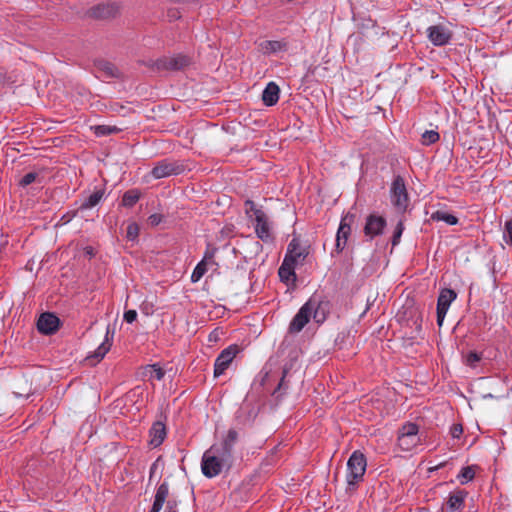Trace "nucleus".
I'll use <instances>...</instances> for the list:
<instances>
[{
	"label": "nucleus",
	"mask_w": 512,
	"mask_h": 512,
	"mask_svg": "<svg viewBox=\"0 0 512 512\" xmlns=\"http://www.w3.org/2000/svg\"><path fill=\"white\" fill-rule=\"evenodd\" d=\"M245 212L251 216L253 213L255 217V233L259 239L264 242L272 240L271 223L267 214L260 208H257L252 200L245 201Z\"/></svg>",
	"instance_id": "obj_1"
},
{
	"label": "nucleus",
	"mask_w": 512,
	"mask_h": 512,
	"mask_svg": "<svg viewBox=\"0 0 512 512\" xmlns=\"http://www.w3.org/2000/svg\"><path fill=\"white\" fill-rule=\"evenodd\" d=\"M238 440V433L235 429H229L224 439L219 444H213L209 450L222 464L229 469L233 463V448Z\"/></svg>",
	"instance_id": "obj_2"
},
{
	"label": "nucleus",
	"mask_w": 512,
	"mask_h": 512,
	"mask_svg": "<svg viewBox=\"0 0 512 512\" xmlns=\"http://www.w3.org/2000/svg\"><path fill=\"white\" fill-rule=\"evenodd\" d=\"M389 197L391 204L398 212L404 213L407 210L410 204V197L406 188L405 180L400 175L393 178L390 186Z\"/></svg>",
	"instance_id": "obj_3"
},
{
	"label": "nucleus",
	"mask_w": 512,
	"mask_h": 512,
	"mask_svg": "<svg viewBox=\"0 0 512 512\" xmlns=\"http://www.w3.org/2000/svg\"><path fill=\"white\" fill-rule=\"evenodd\" d=\"M367 467L366 458L360 451H354L347 462L346 480L348 485H355L363 479Z\"/></svg>",
	"instance_id": "obj_4"
},
{
	"label": "nucleus",
	"mask_w": 512,
	"mask_h": 512,
	"mask_svg": "<svg viewBox=\"0 0 512 512\" xmlns=\"http://www.w3.org/2000/svg\"><path fill=\"white\" fill-rule=\"evenodd\" d=\"M419 427L417 424L405 423L399 430L398 446L403 451H411L420 444Z\"/></svg>",
	"instance_id": "obj_5"
},
{
	"label": "nucleus",
	"mask_w": 512,
	"mask_h": 512,
	"mask_svg": "<svg viewBox=\"0 0 512 512\" xmlns=\"http://www.w3.org/2000/svg\"><path fill=\"white\" fill-rule=\"evenodd\" d=\"M184 170V166L178 161L163 159L155 164L151 170L154 179H161L172 175H178Z\"/></svg>",
	"instance_id": "obj_6"
},
{
	"label": "nucleus",
	"mask_w": 512,
	"mask_h": 512,
	"mask_svg": "<svg viewBox=\"0 0 512 512\" xmlns=\"http://www.w3.org/2000/svg\"><path fill=\"white\" fill-rule=\"evenodd\" d=\"M428 40L434 46H445L447 45L453 36V32L443 24H437L429 26L426 30Z\"/></svg>",
	"instance_id": "obj_7"
},
{
	"label": "nucleus",
	"mask_w": 512,
	"mask_h": 512,
	"mask_svg": "<svg viewBox=\"0 0 512 512\" xmlns=\"http://www.w3.org/2000/svg\"><path fill=\"white\" fill-rule=\"evenodd\" d=\"M225 468L227 469V465L222 464L215 455L210 453L209 449L204 452L201 461V470L204 476L207 478L216 477Z\"/></svg>",
	"instance_id": "obj_8"
},
{
	"label": "nucleus",
	"mask_w": 512,
	"mask_h": 512,
	"mask_svg": "<svg viewBox=\"0 0 512 512\" xmlns=\"http://www.w3.org/2000/svg\"><path fill=\"white\" fill-rule=\"evenodd\" d=\"M308 250L300 244L298 238H293L288 244L287 251L283 260L295 266L303 264L305 261Z\"/></svg>",
	"instance_id": "obj_9"
},
{
	"label": "nucleus",
	"mask_w": 512,
	"mask_h": 512,
	"mask_svg": "<svg viewBox=\"0 0 512 512\" xmlns=\"http://www.w3.org/2000/svg\"><path fill=\"white\" fill-rule=\"evenodd\" d=\"M457 298V293L452 289H442L437 300V324L442 326L451 303Z\"/></svg>",
	"instance_id": "obj_10"
},
{
	"label": "nucleus",
	"mask_w": 512,
	"mask_h": 512,
	"mask_svg": "<svg viewBox=\"0 0 512 512\" xmlns=\"http://www.w3.org/2000/svg\"><path fill=\"white\" fill-rule=\"evenodd\" d=\"M238 353L236 345L225 348L216 358L214 363V376L219 377L225 373Z\"/></svg>",
	"instance_id": "obj_11"
},
{
	"label": "nucleus",
	"mask_w": 512,
	"mask_h": 512,
	"mask_svg": "<svg viewBox=\"0 0 512 512\" xmlns=\"http://www.w3.org/2000/svg\"><path fill=\"white\" fill-rule=\"evenodd\" d=\"M59 325V318L50 312L42 313L37 321V329L44 335L54 334L59 329Z\"/></svg>",
	"instance_id": "obj_12"
},
{
	"label": "nucleus",
	"mask_w": 512,
	"mask_h": 512,
	"mask_svg": "<svg viewBox=\"0 0 512 512\" xmlns=\"http://www.w3.org/2000/svg\"><path fill=\"white\" fill-rule=\"evenodd\" d=\"M306 303H311V306L308 308L311 318L318 324L323 323L327 317L328 303L320 301L316 297H311Z\"/></svg>",
	"instance_id": "obj_13"
},
{
	"label": "nucleus",
	"mask_w": 512,
	"mask_h": 512,
	"mask_svg": "<svg viewBox=\"0 0 512 512\" xmlns=\"http://www.w3.org/2000/svg\"><path fill=\"white\" fill-rule=\"evenodd\" d=\"M311 306V303H305L297 312V314L293 317L289 324V332L290 333H299L305 325L311 319V315L308 312V308Z\"/></svg>",
	"instance_id": "obj_14"
},
{
	"label": "nucleus",
	"mask_w": 512,
	"mask_h": 512,
	"mask_svg": "<svg viewBox=\"0 0 512 512\" xmlns=\"http://www.w3.org/2000/svg\"><path fill=\"white\" fill-rule=\"evenodd\" d=\"M386 226V220L382 216L369 215L366 219L364 233L371 239L382 234Z\"/></svg>",
	"instance_id": "obj_15"
},
{
	"label": "nucleus",
	"mask_w": 512,
	"mask_h": 512,
	"mask_svg": "<svg viewBox=\"0 0 512 512\" xmlns=\"http://www.w3.org/2000/svg\"><path fill=\"white\" fill-rule=\"evenodd\" d=\"M353 220V216H345L341 219L337 235H336V249L342 251L346 245L348 236L351 232L350 222Z\"/></svg>",
	"instance_id": "obj_16"
},
{
	"label": "nucleus",
	"mask_w": 512,
	"mask_h": 512,
	"mask_svg": "<svg viewBox=\"0 0 512 512\" xmlns=\"http://www.w3.org/2000/svg\"><path fill=\"white\" fill-rule=\"evenodd\" d=\"M468 493L465 490L457 489L448 495L446 507L449 512H459L463 509Z\"/></svg>",
	"instance_id": "obj_17"
},
{
	"label": "nucleus",
	"mask_w": 512,
	"mask_h": 512,
	"mask_svg": "<svg viewBox=\"0 0 512 512\" xmlns=\"http://www.w3.org/2000/svg\"><path fill=\"white\" fill-rule=\"evenodd\" d=\"M166 434L165 424L160 421L155 422L149 431L150 445L153 447L160 446L166 438Z\"/></svg>",
	"instance_id": "obj_18"
},
{
	"label": "nucleus",
	"mask_w": 512,
	"mask_h": 512,
	"mask_svg": "<svg viewBox=\"0 0 512 512\" xmlns=\"http://www.w3.org/2000/svg\"><path fill=\"white\" fill-rule=\"evenodd\" d=\"M169 494V485L166 481L161 483L156 490L154 502L149 512H160Z\"/></svg>",
	"instance_id": "obj_19"
},
{
	"label": "nucleus",
	"mask_w": 512,
	"mask_h": 512,
	"mask_svg": "<svg viewBox=\"0 0 512 512\" xmlns=\"http://www.w3.org/2000/svg\"><path fill=\"white\" fill-rule=\"evenodd\" d=\"M280 88L275 82H269L262 93V101L266 106H273L279 100Z\"/></svg>",
	"instance_id": "obj_20"
},
{
	"label": "nucleus",
	"mask_w": 512,
	"mask_h": 512,
	"mask_svg": "<svg viewBox=\"0 0 512 512\" xmlns=\"http://www.w3.org/2000/svg\"><path fill=\"white\" fill-rule=\"evenodd\" d=\"M114 337V329L110 327V325L107 326L105 337L103 342L97 347V349L94 352L93 357L97 358V360H101L104 358V356L109 352Z\"/></svg>",
	"instance_id": "obj_21"
},
{
	"label": "nucleus",
	"mask_w": 512,
	"mask_h": 512,
	"mask_svg": "<svg viewBox=\"0 0 512 512\" xmlns=\"http://www.w3.org/2000/svg\"><path fill=\"white\" fill-rule=\"evenodd\" d=\"M297 266L288 263L287 261L283 260L281 266L278 269V275L280 277V280L284 282L285 284H294L297 277L295 273V268Z\"/></svg>",
	"instance_id": "obj_22"
},
{
	"label": "nucleus",
	"mask_w": 512,
	"mask_h": 512,
	"mask_svg": "<svg viewBox=\"0 0 512 512\" xmlns=\"http://www.w3.org/2000/svg\"><path fill=\"white\" fill-rule=\"evenodd\" d=\"M96 68L102 77L118 78L120 76L119 69L111 62L101 60L96 63Z\"/></svg>",
	"instance_id": "obj_23"
},
{
	"label": "nucleus",
	"mask_w": 512,
	"mask_h": 512,
	"mask_svg": "<svg viewBox=\"0 0 512 512\" xmlns=\"http://www.w3.org/2000/svg\"><path fill=\"white\" fill-rule=\"evenodd\" d=\"M189 64V58L184 55L173 56L161 61L160 66L166 69L179 70Z\"/></svg>",
	"instance_id": "obj_24"
},
{
	"label": "nucleus",
	"mask_w": 512,
	"mask_h": 512,
	"mask_svg": "<svg viewBox=\"0 0 512 512\" xmlns=\"http://www.w3.org/2000/svg\"><path fill=\"white\" fill-rule=\"evenodd\" d=\"M260 49L264 54H272L287 50V44L283 41L266 40L260 43Z\"/></svg>",
	"instance_id": "obj_25"
},
{
	"label": "nucleus",
	"mask_w": 512,
	"mask_h": 512,
	"mask_svg": "<svg viewBox=\"0 0 512 512\" xmlns=\"http://www.w3.org/2000/svg\"><path fill=\"white\" fill-rule=\"evenodd\" d=\"M105 194L104 189H98L90 194L80 205L81 210H88L100 203Z\"/></svg>",
	"instance_id": "obj_26"
},
{
	"label": "nucleus",
	"mask_w": 512,
	"mask_h": 512,
	"mask_svg": "<svg viewBox=\"0 0 512 512\" xmlns=\"http://www.w3.org/2000/svg\"><path fill=\"white\" fill-rule=\"evenodd\" d=\"M165 371L157 364L147 365L143 368L142 376L149 380H162L164 378Z\"/></svg>",
	"instance_id": "obj_27"
},
{
	"label": "nucleus",
	"mask_w": 512,
	"mask_h": 512,
	"mask_svg": "<svg viewBox=\"0 0 512 512\" xmlns=\"http://www.w3.org/2000/svg\"><path fill=\"white\" fill-rule=\"evenodd\" d=\"M141 193L138 189H130L126 191L122 197V205L124 207H133L140 199Z\"/></svg>",
	"instance_id": "obj_28"
},
{
	"label": "nucleus",
	"mask_w": 512,
	"mask_h": 512,
	"mask_svg": "<svg viewBox=\"0 0 512 512\" xmlns=\"http://www.w3.org/2000/svg\"><path fill=\"white\" fill-rule=\"evenodd\" d=\"M432 220L443 221L448 225H456L458 223V218L450 213L445 211H435L431 215Z\"/></svg>",
	"instance_id": "obj_29"
},
{
	"label": "nucleus",
	"mask_w": 512,
	"mask_h": 512,
	"mask_svg": "<svg viewBox=\"0 0 512 512\" xmlns=\"http://www.w3.org/2000/svg\"><path fill=\"white\" fill-rule=\"evenodd\" d=\"M117 11L114 4L99 5L94 9V15L100 18H107L113 16Z\"/></svg>",
	"instance_id": "obj_30"
},
{
	"label": "nucleus",
	"mask_w": 512,
	"mask_h": 512,
	"mask_svg": "<svg viewBox=\"0 0 512 512\" xmlns=\"http://www.w3.org/2000/svg\"><path fill=\"white\" fill-rule=\"evenodd\" d=\"M439 133L435 130H426L421 136V142L423 145L429 146L436 143L439 140Z\"/></svg>",
	"instance_id": "obj_31"
},
{
	"label": "nucleus",
	"mask_w": 512,
	"mask_h": 512,
	"mask_svg": "<svg viewBox=\"0 0 512 512\" xmlns=\"http://www.w3.org/2000/svg\"><path fill=\"white\" fill-rule=\"evenodd\" d=\"M207 266L208 265L201 261L196 265L191 274L192 283L198 282L204 276V274L207 272Z\"/></svg>",
	"instance_id": "obj_32"
},
{
	"label": "nucleus",
	"mask_w": 512,
	"mask_h": 512,
	"mask_svg": "<svg viewBox=\"0 0 512 512\" xmlns=\"http://www.w3.org/2000/svg\"><path fill=\"white\" fill-rule=\"evenodd\" d=\"M474 476H475V472L472 469V467L467 466V467H463L461 469V471L458 474L457 478H458V480L460 481L461 484H466L469 481L473 480Z\"/></svg>",
	"instance_id": "obj_33"
},
{
	"label": "nucleus",
	"mask_w": 512,
	"mask_h": 512,
	"mask_svg": "<svg viewBox=\"0 0 512 512\" xmlns=\"http://www.w3.org/2000/svg\"><path fill=\"white\" fill-rule=\"evenodd\" d=\"M139 232H140V228L137 223H135V222L129 223L127 226V231H126L127 240H129L131 242L137 241V239L139 237Z\"/></svg>",
	"instance_id": "obj_34"
},
{
	"label": "nucleus",
	"mask_w": 512,
	"mask_h": 512,
	"mask_svg": "<svg viewBox=\"0 0 512 512\" xmlns=\"http://www.w3.org/2000/svg\"><path fill=\"white\" fill-rule=\"evenodd\" d=\"M119 129L115 126H109V125H98L94 127V133L96 136H107L110 134H113L115 132H118Z\"/></svg>",
	"instance_id": "obj_35"
},
{
	"label": "nucleus",
	"mask_w": 512,
	"mask_h": 512,
	"mask_svg": "<svg viewBox=\"0 0 512 512\" xmlns=\"http://www.w3.org/2000/svg\"><path fill=\"white\" fill-rule=\"evenodd\" d=\"M403 231H404V224H403V221L400 220L397 223V225L394 229V232H393V236H392V240H391L393 247L400 243V239H401Z\"/></svg>",
	"instance_id": "obj_36"
},
{
	"label": "nucleus",
	"mask_w": 512,
	"mask_h": 512,
	"mask_svg": "<svg viewBox=\"0 0 512 512\" xmlns=\"http://www.w3.org/2000/svg\"><path fill=\"white\" fill-rule=\"evenodd\" d=\"M217 249L215 247H211L210 245L206 248L203 259L201 262H204L206 265L215 264L214 258Z\"/></svg>",
	"instance_id": "obj_37"
},
{
	"label": "nucleus",
	"mask_w": 512,
	"mask_h": 512,
	"mask_svg": "<svg viewBox=\"0 0 512 512\" xmlns=\"http://www.w3.org/2000/svg\"><path fill=\"white\" fill-rule=\"evenodd\" d=\"M503 239L508 245L512 246V220L505 222Z\"/></svg>",
	"instance_id": "obj_38"
},
{
	"label": "nucleus",
	"mask_w": 512,
	"mask_h": 512,
	"mask_svg": "<svg viewBox=\"0 0 512 512\" xmlns=\"http://www.w3.org/2000/svg\"><path fill=\"white\" fill-rule=\"evenodd\" d=\"M37 176L38 174L36 172H29L21 178L19 185L22 187L30 185L36 180Z\"/></svg>",
	"instance_id": "obj_39"
},
{
	"label": "nucleus",
	"mask_w": 512,
	"mask_h": 512,
	"mask_svg": "<svg viewBox=\"0 0 512 512\" xmlns=\"http://www.w3.org/2000/svg\"><path fill=\"white\" fill-rule=\"evenodd\" d=\"M463 433V427L461 424H453L450 428V434L453 438H459Z\"/></svg>",
	"instance_id": "obj_40"
},
{
	"label": "nucleus",
	"mask_w": 512,
	"mask_h": 512,
	"mask_svg": "<svg viewBox=\"0 0 512 512\" xmlns=\"http://www.w3.org/2000/svg\"><path fill=\"white\" fill-rule=\"evenodd\" d=\"M161 222H162V215H161V214L155 213V214H151V215L148 217V223H149L151 226H157V225H159Z\"/></svg>",
	"instance_id": "obj_41"
},
{
	"label": "nucleus",
	"mask_w": 512,
	"mask_h": 512,
	"mask_svg": "<svg viewBox=\"0 0 512 512\" xmlns=\"http://www.w3.org/2000/svg\"><path fill=\"white\" fill-rule=\"evenodd\" d=\"M137 318V312L135 310H127L124 313V320L127 323H133Z\"/></svg>",
	"instance_id": "obj_42"
},
{
	"label": "nucleus",
	"mask_w": 512,
	"mask_h": 512,
	"mask_svg": "<svg viewBox=\"0 0 512 512\" xmlns=\"http://www.w3.org/2000/svg\"><path fill=\"white\" fill-rule=\"evenodd\" d=\"M165 512H178L177 501L173 499L168 500L166 503Z\"/></svg>",
	"instance_id": "obj_43"
},
{
	"label": "nucleus",
	"mask_w": 512,
	"mask_h": 512,
	"mask_svg": "<svg viewBox=\"0 0 512 512\" xmlns=\"http://www.w3.org/2000/svg\"><path fill=\"white\" fill-rule=\"evenodd\" d=\"M480 359H481L480 356L475 352H470L467 355V363L469 365H474L475 363L479 362Z\"/></svg>",
	"instance_id": "obj_44"
},
{
	"label": "nucleus",
	"mask_w": 512,
	"mask_h": 512,
	"mask_svg": "<svg viewBox=\"0 0 512 512\" xmlns=\"http://www.w3.org/2000/svg\"><path fill=\"white\" fill-rule=\"evenodd\" d=\"M286 374H287V370H283V375H282L281 381L279 382L277 388L274 390L273 394H276L279 391H281L282 389H286L287 388V386L284 383V379L286 377Z\"/></svg>",
	"instance_id": "obj_45"
},
{
	"label": "nucleus",
	"mask_w": 512,
	"mask_h": 512,
	"mask_svg": "<svg viewBox=\"0 0 512 512\" xmlns=\"http://www.w3.org/2000/svg\"><path fill=\"white\" fill-rule=\"evenodd\" d=\"M156 467V464L154 463L151 468H150V476H152L153 472H154V469Z\"/></svg>",
	"instance_id": "obj_46"
}]
</instances>
